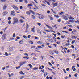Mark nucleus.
<instances>
[{
  "label": "nucleus",
  "instance_id": "obj_1",
  "mask_svg": "<svg viewBox=\"0 0 79 79\" xmlns=\"http://www.w3.org/2000/svg\"><path fill=\"white\" fill-rule=\"evenodd\" d=\"M14 22L13 23V24H15L16 23H18V19L16 17L13 18Z\"/></svg>",
  "mask_w": 79,
  "mask_h": 79
},
{
  "label": "nucleus",
  "instance_id": "obj_2",
  "mask_svg": "<svg viewBox=\"0 0 79 79\" xmlns=\"http://www.w3.org/2000/svg\"><path fill=\"white\" fill-rule=\"evenodd\" d=\"M37 15H38V18H39V19H44V16H43L42 15H40L39 14L37 13Z\"/></svg>",
  "mask_w": 79,
  "mask_h": 79
},
{
  "label": "nucleus",
  "instance_id": "obj_3",
  "mask_svg": "<svg viewBox=\"0 0 79 79\" xmlns=\"http://www.w3.org/2000/svg\"><path fill=\"white\" fill-rule=\"evenodd\" d=\"M6 34H3L2 36V39L3 40H5L6 39Z\"/></svg>",
  "mask_w": 79,
  "mask_h": 79
},
{
  "label": "nucleus",
  "instance_id": "obj_4",
  "mask_svg": "<svg viewBox=\"0 0 79 79\" xmlns=\"http://www.w3.org/2000/svg\"><path fill=\"white\" fill-rule=\"evenodd\" d=\"M15 11L13 10L12 11H11V13L10 14L11 15H12V16H15Z\"/></svg>",
  "mask_w": 79,
  "mask_h": 79
},
{
  "label": "nucleus",
  "instance_id": "obj_5",
  "mask_svg": "<svg viewBox=\"0 0 79 79\" xmlns=\"http://www.w3.org/2000/svg\"><path fill=\"white\" fill-rule=\"evenodd\" d=\"M63 19H65V20H68V18L65 15L63 16Z\"/></svg>",
  "mask_w": 79,
  "mask_h": 79
},
{
  "label": "nucleus",
  "instance_id": "obj_6",
  "mask_svg": "<svg viewBox=\"0 0 79 79\" xmlns=\"http://www.w3.org/2000/svg\"><path fill=\"white\" fill-rule=\"evenodd\" d=\"M12 7H13V8L15 9V10H18V7H16V6L15 5H12Z\"/></svg>",
  "mask_w": 79,
  "mask_h": 79
},
{
  "label": "nucleus",
  "instance_id": "obj_7",
  "mask_svg": "<svg viewBox=\"0 0 79 79\" xmlns=\"http://www.w3.org/2000/svg\"><path fill=\"white\" fill-rule=\"evenodd\" d=\"M31 32H35V29L34 28H32L31 29Z\"/></svg>",
  "mask_w": 79,
  "mask_h": 79
},
{
  "label": "nucleus",
  "instance_id": "obj_8",
  "mask_svg": "<svg viewBox=\"0 0 79 79\" xmlns=\"http://www.w3.org/2000/svg\"><path fill=\"white\" fill-rule=\"evenodd\" d=\"M68 18L70 20H74L75 19L74 18L71 17H68Z\"/></svg>",
  "mask_w": 79,
  "mask_h": 79
},
{
  "label": "nucleus",
  "instance_id": "obj_9",
  "mask_svg": "<svg viewBox=\"0 0 79 79\" xmlns=\"http://www.w3.org/2000/svg\"><path fill=\"white\" fill-rule=\"evenodd\" d=\"M25 63H26V62H22L20 63V65L21 66H22V65H23V64H24Z\"/></svg>",
  "mask_w": 79,
  "mask_h": 79
},
{
  "label": "nucleus",
  "instance_id": "obj_10",
  "mask_svg": "<svg viewBox=\"0 0 79 79\" xmlns=\"http://www.w3.org/2000/svg\"><path fill=\"white\" fill-rule=\"evenodd\" d=\"M52 5L53 7H55V6H57V3H54L53 2L52 3Z\"/></svg>",
  "mask_w": 79,
  "mask_h": 79
},
{
  "label": "nucleus",
  "instance_id": "obj_11",
  "mask_svg": "<svg viewBox=\"0 0 79 79\" xmlns=\"http://www.w3.org/2000/svg\"><path fill=\"white\" fill-rule=\"evenodd\" d=\"M6 8H7V6L6 5H4L3 7V10H6Z\"/></svg>",
  "mask_w": 79,
  "mask_h": 79
},
{
  "label": "nucleus",
  "instance_id": "obj_12",
  "mask_svg": "<svg viewBox=\"0 0 79 79\" xmlns=\"http://www.w3.org/2000/svg\"><path fill=\"white\" fill-rule=\"evenodd\" d=\"M37 32L38 33H39V34H41V32L40 31V30H39V28H37Z\"/></svg>",
  "mask_w": 79,
  "mask_h": 79
},
{
  "label": "nucleus",
  "instance_id": "obj_13",
  "mask_svg": "<svg viewBox=\"0 0 79 79\" xmlns=\"http://www.w3.org/2000/svg\"><path fill=\"white\" fill-rule=\"evenodd\" d=\"M46 26H47V27H48V29H52V28L51 27H50V26H49V25H46Z\"/></svg>",
  "mask_w": 79,
  "mask_h": 79
},
{
  "label": "nucleus",
  "instance_id": "obj_14",
  "mask_svg": "<svg viewBox=\"0 0 79 79\" xmlns=\"http://www.w3.org/2000/svg\"><path fill=\"white\" fill-rule=\"evenodd\" d=\"M31 49H34V48H35V46H31Z\"/></svg>",
  "mask_w": 79,
  "mask_h": 79
},
{
  "label": "nucleus",
  "instance_id": "obj_15",
  "mask_svg": "<svg viewBox=\"0 0 79 79\" xmlns=\"http://www.w3.org/2000/svg\"><path fill=\"white\" fill-rule=\"evenodd\" d=\"M13 47H10L9 49V51L11 52L13 51Z\"/></svg>",
  "mask_w": 79,
  "mask_h": 79
},
{
  "label": "nucleus",
  "instance_id": "obj_16",
  "mask_svg": "<svg viewBox=\"0 0 79 79\" xmlns=\"http://www.w3.org/2000/svg\"><path fill=\"white\" fill-rule=\"evenodd\" d=\"M72 39H76L77 38V36H73L72 37Z\"/></svg>",
  "mask_w": 79,
  "mask_h": 79
},
{
  "label": "nucleus",
  "instance_id": "obj_17",
  "mask_svg": "<svg viewBox=\"0 0 79 79\" xmlns=\"http://www.w3.org/2000/svg\"><path fill=\"white\" fill-rule=\"evenodd\" d=\"M77 32V31L75 29H74L72 32V34H73V32Z\"/></svg>",
  "mask_w": 79,
  "mask_h": 79
},
{
  "label": "nucleus",
  "instance_id": "obj_18",
  "mask_svg": "<svg viewBox=\"0 0 79 79\" xmlns=\"http://www.w3.org/2000/svg\"><path fill=\"white\" fill-rule=\"evenodd\" d=\"M49 18L50 19V20H51V21H52V20H53V18L50 16H49Z\"/></svg>",
  "mask_w": 79,
  "mask_h": 79
},
{
  "label": "nucleus",
  "instance_id": "obj_19",
  "mask_svg": "<svg viewBox=\"0 0 79 79\" xmlns=\"http://www.w3.org/2000/svg\"><path fill=\"white\" fill-rule=\"evenodd\" d=\"M53 51L55 52V53H56V54H58V51H56L55 50H54Z\"/></svg>",
  "mask_w": 79,
  "mask_h": 79
},
{
  "label": "nucleus",
  "instance_id": "obj_20",
  "mask_svg": "<svg viewBox=\"0 0 79 79\" xmlns=\"http://www.w3.org/2000/svg\"><path fill=\"white\" fill-rule=\"evenodd\" d=\"M49 53L51 54V55H53V51H49Z\"/></svg>",
  "mask_w": 79,
  "mask_h": 79
},
{
  "label": "nucleus",
  "instance_id": "obj_21",
  "mask_svg": "<svg viewBox=\"0 0 79 79\" xmlns=\"http://www.w3.org/2000/svg\"><path fill=\"white\" fill-rule=\"evenodd\" d=\"M26 14L27 15H31V13H30V12L27 11L26 12Z\"/></svg>",
  "mask_w": 79,
  "mask_h": 79
},
{
  "label": "nucleus",
  "instance_id": "obj_22",
  "mask_svg": "<svg viewBox=\"0 0 79 79\" xmlns=\"http://www.w3.org/2000/svg\"><path fill=\"white\" fill-rule=\"evenodd\" d=\"M38 68V67H34L33 68V70H37Z\"/></svg>",
  "mask_w": 79,
  "mask_h": 79
},
{
  "label": "nucleus",
  "instance_id": "obj_23",
  "mask_svg": "<svg viewBox=\"0 0 79 79\" xmlns=\"http://www.w3.org/2000/svg\"><path fill=\"white\" fill-rule=\"evenodd\" d=\"M45 2H46V3H47L48 4V5H50V3L48 2V1H47L45 0Z\"/></svg>",
  "mask_w": 79,
  "mask_h": 79
},
{
  "label": "nucleus",
  "instance_id": "obj_24",
  "mask_svg": "<svg viewBox=\"0 0 79 79\" xmlns=\"http://www.w3.org/2000/svg\"><path fill=\"white\" fill-rule=\"evenodd\" d=\"M20 22L21 23H23L24 22V20L23 19H20Z\"/></svg>",
  "mask_w": 79,
  "mask_h": 79
},
{
  "label": "nucleus",
  "instance_id": "obj_25",
  "mask_svg": "<svg viewBox=\"0 0 79 79\" xmlns=\"http://www.w3.org/2000/svg\"><path fill=\"white\" fill-rule=\"evenodd\" d=\"M34 7H35V8H36V10H38V9H39V8H38V7H37V6L35 5L34 6Z\"/></svg>",
  "mask_w": 79,
  "mask_h": 79
},
{
  "label": "nucleus",
  "instance_id": "obj_26",
  "mask_svg": "<svg viewBox=\"0 0 79 79\" xmlns=\"http://www.w3.org/2000/svg\"><path fill=\"white\" fill-rule=\"evenodd\" d=\"M61 38H62V39H64V38H65V35H64L63 36H61Z\"/></svg>",
  "mask_w": 79,
  "mask_h": 79
},
{
  "label": "nucleus",
  "instance_id": "obj_27",
  "mask_svg": "<svg viewBox=\"0 0 79 79\" xmlns=\"http://www.w3.org/2000/svg\"><path fill=\"white\" fill-rule=\"evenodd\" d=\"M26 27V29H28V28L29 27V25H28L27 23Z\"/></svg>",
  "mask_w": 79,
  "mask_h": 79
},
{
  "label": "nucleus",
  "instance_id": "obj_28",
  "mask_svg": "<svg viewBox=\"0 0 79 79\" xmlns=\"http://www.w3.org/2000/svg\"><path fill=\"white\" fill-rule=\"evenodd\" d=\"M28 66H29L30 68H32V65L31 64H28Z\"/></svg>",
  "mask_w": 79,
  "mask_h": 79
},
{
  "label": "nucleus",
  "instance_id": "obj_29",
  "mask_svg": "<svg viewBox=\"0 0 79 79\" xmlns=\"http://www.w3.org/2000/svg\"><path fill=\"white\" fill-rule=\"evenodd\" d=\"M8 13V12L7 11H5L4 12H3V14H4L5 15H6V14Z\"/></svg>",
  "mask_w": 79,
  "mask_h": 79
},
{
  "label": "nucleus",
  "instance_id": "obj_30",
  "mask_svg": "<svg viewBox=\"0 0 79 79\" xmlns=\"http://www.w3.org/2000/svg\"><path fill=\"white\" fill-rule=\"evenodd\" d=\"M37 44H43L42 42L41 41H38L37 42Z\"/></svg>",
  "mask_w": 79,
  "mask_h": 79
},
{
  "label": "nucleus",
  "instance_id": "obj_31",
  "mask_svg": "<svg viewBox=\"0 0 79 79\" xmlns=\"http://www.w3.org/2000/svg\"><path fill=\"white\" fill-rule=\"evenodd\" d=\"M23 58H25L26 59H29V57H27V56L24 57Z\"/></svg>",
  "mask_w": 79,
  "mask_h": 79
},
{
  "label": "nucleus",
  "instance_id": "obj_32",
  "mask_svg": "<svg viewBox=\"0 0 79 79\" xmlns=\"http://www.w3.org/2000/svg\"><path fill=\"white\" fill-rule=\"evenodd\" d=\"M20 74H23V75H24V74H25L23 73V72L22 71L20 72Z\"/></svg>",
  "mask_w": 79,
  "mask_h": 79
},
{
  "label": "nucleus",
  "instance_id": "obj_33",
  "mask_svg": "<svg viewBox=\"0 0 79 79\" xmlns=\"http://www.w3.org/2000/svg\"><path fill=\"white\" fill-rule=\"evenodd\" d=\"M65 45L66 46H68L69 45H70V44L69 43H66L65 44Z\"/></svg>",
  "mask_w": 79,
  "mask_h": 79
},
{
  "label": "nucleus",
  "instance_id": "obj_34",
  "mask_svg": "<svg viewBox=\"0 0 79 79\" xmlns=\"http://www.w3.org/2000/svg\"><path fill=\"white\" fill-rule=\"evenodd\" d=\"M63 13H64V12H61V13H59V15H62Z\"/></svg>",
  "mask_w": 79,
  "mask_h": 79
},
{
  "label": "nucleus",
  "instance_id": "obj_35",
  "mask_svg": "<svg viewBox=\"0 0 79 79\" xmlns=\"http://www.w3.org/2000/svg\"><path fill=\"white\" fill-rule=\"evenodd\" d=\"M41 5H42V6H43L44 7H46V6L45 5V4H41Z\"/></svg>",
  "mask_w": 79,
  "mask_h": 79
},
{
  "label": "nucleus",
  "instance_id": "obj_36",
  "mask_svg": "<svg viewBox=\"0 0 79 79\" xmlns=\"http://www.w3.org/2000/svg\"><path fill=\"white\" fill-rule=\"evenodd\" d=\"M62 32H65V33H66V34H68V32L66 31H62Z\"/></svg>",
  "mask_w": 79,
  "mask_h": 79
},
{
  "label": "nucleus",
  "instance_id": "obj_37",
  "mask_svg": "<svg viewBox=\"0 0 79 79\" xmlns=\"http://www.w3.org/2000/svg\"><path fill=\"white\" fill-rule=\"evenodd\" d=\"M47 72H45L44 73V76H47Z\"/></svg>",
  "mask_w": 79,
  "mask_h": 79
},
{
  "label": "nucleus",
  "instance_id": "obj_38",
  "mask_svg": "<svg viewBox=\"0 0 79 79\" xmlns=\"http://www.w3.org/2000/svg\"><path fill=\"white\" fill-rule=\"evenodd\" d=\"M75 42V40H73L72 41V44H73Z\"/></svg>",
  "mask_w": 79,
  "mask_h": 79
},
{
  "label": "nucleus",
  "instance_id": "obj_39",
  "mask_svg": "<svg viewBox=\"0 0 79 79\" xmlns=\"http://www.w3.org/2000/svg\"><path fill=\"white\" fill-rule=\"evenodd\" d=\"M29 43V44H34V43L32 41H30Z\"/></svg>",
  "mask_w": 79,
  "mask_h": 79
},
{
  "label": "nucleus",
  "instance_id": "obj_40",
  "mask_svg": "<svg viewBox=\"0 0 79 79\" xmlns=\"http://www.w3.org/2000/svg\"><path fill=\"white\" fill-rule=\"evenodd\" d=\"M44 31H45L46 32H50V31H49V30H45Z\"/></svg>",
  "mask_w": 79,
  "mask_h": 79
},
{
  "label": "nucleus",
  "instance_id": "obj_41",
  "mask_svg": "<svg viewBox=\"0 0 79 79\" xmlns=\"http://www.w3.org/2000/svg\"><path fill=\"white\" fill-rule=\"evenodd\" d=\"M32 6V4L31 3L29 4L28 5V6Z\"/></svg>",
  "mask_w": 79,
  "mask_h": 79
},
{
  "label": "nucleus",
  "instance_id": "obj_42",
  "mask_svg": "<svg viewBox=\"0 0 79 79\" xmlns=\"http://www.w3.org/2000/svg\"><path fill=\"white\" fill-rule=\"evenodd\" d=\"M69 22L70 23H74V20H69Z\"/></svg>",
  "mask_w": 79,
  "mask_h": 79
},
{
  "label": "nucleus",
  "instance_id": "obj_43",
  "mask_svg": "<svg viewBox=\"0 0 79 79\" xmlns=\"http://www.w3.org/2000/svg\"><path fill=\"white\" fill-rule=\"evenodd\" d=\"M11 21H9L8 23L9 24H11Z\"/></svg>",
  "mask_w": 79,
  "mask_h": 79
},
{
  "label": "nucleus",
  "instance_id": "obj_44",
  "mask_svg": "<svg viewBox=\"0 0 79 79\" xmlns=\"http://www.w3.org/2000/svg\"><path fill=\"white\" fill-rule=\"evenodd\" d=\"M8 19L9 21H10V20H11V18L9 17L8 18Z\"/></svg>",
  "mask_w": 79,
  "mask_h": 79
},
{
  "label": "nucleus",
  "instance_id": "obj_45",
  "mask_svg": "<svg viewBox=\"0 0 79 79\" xmlns=\"http://www.w3.org/2000/svg\"><path fill=\"white\" fill-rule=\"evenodd\" d=\"M20 44H23V40H22L20 41Z\"/></svg>",
  "mask_w": 79,
  "mask_h": 79
},
{
  "label": "nucleus",
  "instance_id": "obj_46",
  "mask_svg": "<svg viewBox=\"0 0 79 79\" xmlns=\"http://www.w3.org/2000/svg\"><path fill=\"white\" fill-rule=\"evenodd\" d=\"M5 55L6 56H8V53L6 52H5Z\"/></svg>",
  "mask_w": 79,
  "mask_h": 79
},
{
  "label": "nucleus",
  "instance_id": "obj_47",
  "mask_svg": "<svg viewBox=\"0 0 79 79\" xmlns=\"http://www.w3.org/2000/svg\"><path fill=\"white\" fill-rule=\"evenodd\" d=\"M30 12H31V13H32V14H33V15H35L34 12L33 11H32L31 10H30Z\"/></svg>",
  "mask_w": 79,
  "mask_h": 79
},
{
  "label": "nucleus",
  "instance_id": "obj_48",
  "mask_svg": "<svg viewBox=\"0 0 79 79\" xmlns=\"http://www.w3.org/2000/svg\"><path fill=\"white\" fill-rule=\"evenodd\" d=\"M31 16L32 17V18H33V19H35V16H34L32 15H31Z\"/></svg>",
  "mask_w": 79,
  "mask_h": 79
},
{
  "label": "nucleus",
  "instance_id": "obj_49",
  "mask_svg": "<svg viewBox=\"0 0 79 79\" xmlns=\"http://www.w3.org/2000/svg\"><path fill=\"white\" fill-rule=\"evenodd\" d=\"M53 39H54V42H56V38H55V37H53Z\"/></svg>",
  "mask_w": 79,
  "mask_h": 79
},
{
  "label": "nucleus",
  "instance_id": "obj_50",
  "mask_svg": "<svg viewBox=\"0 0 79 79\" xmlns=\"http://www.w3.org/2000/svg\"><path fill=\"white\" fill-rule=\"evenodd\" d=\"M20 68V66H18V67H16V68L17 69H19V68Z\"/></svg>",
  "mask_w": 79,
  "mask_h": 79
},
{
  "label": "nucleus",
  "instance_id": "obj_51",
  "mask_svg": "<svg viewBox=\"0 0 79 79\" xmlns=\"http://www.w3.org/2000/svg\"><path fill=\"white\" fill-rule=\"evenodd\" d=\"M24 77V76H23L21 77L20 79H22Z\"/></svg>",
  "mask_w": 79,
  "mask_h": 79
},
{
  "label": "nucleus",
  "instance_id": "obj_52",
  "mask_svg": "<svg viewBox=\"0 0 79 79\" xmlns=\"http://www.w3.org/2000/svg\"><path fill=\"white\" fill-rule=\"evenodd\" d=\"M54 17H55L56 18H59V16L57 15H54Z\"/></svg>",
  "mask_w": 79,
  "mask_h": 79
},
{
  "label": "nucleus",
  "instance_id": "obj_53",
  "mask_svg": "<svg viewBox=\"0 0 79 79\" xmlns=\"http://www.w3.org/2000/svg\"><path fill=\"white\" fill-rule=\"evenodd\" d=\"M1 1L2 2H6V0H1Z\"/></svg>",
  "mask_w": 79,
  "mask_h": 79
},
{
  "label": "nucleus",
  "instance_id": "obj_54",
  "mask_svg": "<svg viewBox=\"0 0 79 79\" xmlns=\"http://www.w3.org/2000/svg\"><path fill=\"white\" fill-rule=\"evenodd\" d=\"M13 37H16V36H15V33H14V34H13Z\"/></svg>",
  "mask_w": 79,
  "mask_h": 79
},
{
  "label": "nucleus",
  "instance_id": "obj_55",
  "mask_svg": "<svg viewBox=\"0 0 79 79\" xmlns=\"http://www.w3.org/2000/svg\"><path fill=\"white\" fill-rule=\"evenodd\" d=\"M56 44H58V45H60V42L58 41L56 43Z\"/></svg>",
  "mask_w": 79,
  "mask_h": 79
},
{
  "label": "nucleus",
  "instance_id": "obj_56",
  "mask_svg": "<svg viewBox=\"0 0 79 79\" xmlns=\"http://www.w3.org/2000/svg\"><path fill=\"white\" fill-rule=\"evenodd\" d=\"M37 24H38V25L39 26L41 25V24H40V23H37Z\"/></svg>",
  "mask_w": 79,
  "mask_h": 79
},
{
  "label": "nucleus",
  "instance_id": "obj_57",
  "mask_svg": "<svg viewBox=\"0 0 79 79\" xmlns=\"http://www.w3.org/2000/svg\"><path fill=\"white\" fill-rule=\"evenodd\" d=\"M38 48H42V46H38Z\"/></svg>",
  "mask_w": 79,
  "mask_h": 79
},
{
  "label": "nucleus",
  "instance_id": "obj_58",
  "mask_svg": "<svg viewBox=\"0 0 79 79\" xmlns=\"http://www.w3.org/2000/svg\"><path fill=\"white\" fill-rule=\"evenodd\" d=\"M34 0L36 3H38V2H37V0Z\"/></svg>",
  "mask_w": 79,
  "mask_h": 79
},
{
  "label": "nucleus",
  "instance_id": "obj_59",
  "mask_svg": "<svg viewBox=\"0 0 79 79\" xmlns=\"http://www.w3.org/2000/svg\"><path fill=\"white\" fill-rule=\"evenodd\" d=\"M46 45H50V43H46Z\"/></svg>",
  "mask_w": 79,
  "mask_h": 79
},
{
  "label": "nucleus",
  "instance_id": "obj_60",
  "mask_svg": "<svg viewBox=\"0 0 79 79\" xmlns=\"http://www.w3.org/2000/svg\"><path fill=\"white\" fill-rule=\"evenodd\" d=\"M75 23H77V24H79V20H77V21H76Z\"/></svg>",
  "mask_w": 79,
  "mask_h": 79
},
{
  "label": "nucleus",
  "instance_id": "obj_61",
  "mask_svg": "<svg viewBox=\"0 0 79 79\" xmlns=\"http://www.w3.org/2000/svg\"><path fill=\"white\" fill-rule=\"evenodd\" d=\"M35 55V56H36V55H35V54L34 53H32L31 54V55Z\"/></svg>",
  "mask_w": 79,
  "mask_h": 79
},
{
  "label": "nucleus",
  "instance_id": "obj_62",
  "mask_svg": "<svg viewBox=\"0 0 79 79\" xmlns=\"http://www.w3.org/2000/svg\"><path fill=\"white\" fill-rule=\"evenodd\" d=\"M58 22H61V19H59L57 21Z\"/></svg>",
  "mask_w": 79,
  "mask_h": 79
},
{
  "label": "nucleus",
  "instance_id": "obj_63",
  "mask_svg": "<svg viewBox=\"0 0 79 79\" xmlns=\"http://www.w3.org/2000/svg\"><path fill=\"white\" fill-rule=\"evenodd\" d=\"M76 68H74L73 69V71H76Z\"/></svg>",
  "mask_w": 79,
  "mask_h": 79
},
{
  "label": "nucleus",
  "instance_id": "obj_64",
  "mask_svg": "<svg viewBox=\"0 0 79 79\" xmlns=\"http://www.w3.org/2000/svg\"><path fill=\"white\" fill-rule=\"evenodd\" d=\"M51 62H52L51 63H52V64H54V62H53V60H52Z\"/></svg>",
  "mask_w": 79,
  "mask_h": 79
}]
</instances>
